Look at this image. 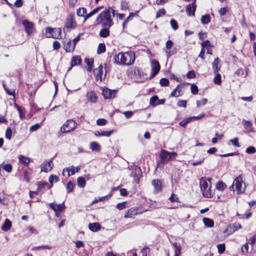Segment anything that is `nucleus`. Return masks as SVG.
Segmentation results:
<instances>
[{
	"instance_id": "f257e3e1",
	"label": "nucleus",
	"mask_w": 256,
	"mask_h": 256,
	"mask_svg": "<svg viewBox=\"0 0 256 256\" xmlns=\"http://www.w3.org/2000/svg\"><path fill=\"white\" fill-rule=\"evenodd\" d=\"M102 24L103 28L109 29L114 24L111 15L110 14V8L102 12L97 16L94 24L97 25Z\"/></svg>"
},
{
	"instance_id": "f03ea898",
	"label": "nucleus",
	"mask_w": 256,
	"mask_h": 256,
	"mask_svg": "<svg viewBox=\"0 0 256 256\" xmlns=\"http://www.w3.org/2000/svg\"><path fill=\"white\" fill-rule=\"evenodd\" d=\"M211 178H202L200 179V187L203 196L206 198H210L213 195L210 192V186L208 188V181L210 182Z\"/></svg>"
},
{
	"instance_id": "7ed1b4c3",
	"label": "nucleus",
	"mask_w": 256,
	"mask_h": 256,
	"mask_svg": "<svg viewBox=\"0 0 256 256\" xmlns=\"http://www.w3.org/2000/svg\"><path fill=\"white\" fill-rule=\"evenodd\" d=\"M120 63L121 64L130 65L135 60L134 53L132 51H128L125 53L120 52Z\"/></svg>"
},
{
	"instance_id": "20e7f679",
	"label": "nucleus",
	"mask_w": 256,
	"mask_h": 256,
	"mask_svg": "<svg viewBox=\"0 0 256 256\" xmlns=\"http://www.w3.org/2000/svg\"><path fill=\"white\" fill-rule=\"evenodd\" d=\"M48 38H60L62 37V30L60 28H52L48 27L46 30Z\"/></svg>"
},
{
	"instance_id": "39448f33",
	"label": "nucleus",
	"mask_w": 256,
	"mask_h": 256,
	"mask_svg": "<svg viewBox=\"0 0 256 256\" xmlns=\"http://www.w3.org/2000/svg\"><path fill=\"white\" fill-rule=\"evenodd\" d=\"M76 127V123L72 120H68L61 128L62 133H68L74 130Z\"/></svg>"
},
{
	"instance_id": "423d86ee",
	"label": "nucleus",
	"mask_w": 256,
	"mask_h": 256,
	"mask_svg": "<svg viewBox=\"0 0 256 256\" xmlns=\"http://www.w3.org/2000/svg\"><path fill=\"white\" fill-rule=\"evenodd\" d=\"M152 72L150 74V78L154 77L157 74L160 68V64L156 60H151Z\"/></svg>"
},
{
	"instance_id": "0eeeda50",
	"label": "nucleus",
	"mask_w": 256,
	"mask_h": 256,
	"mask_svg": "<svg viewBox=\"0 0 256 256\" xmlns=\"http://www.w3.org/2000/svg\"><path fill=\"white\" fill-rule=\"evenodd\" d=\"M22 24L24 27L25 30L26 31L28 35H31L32 34L34 29V24L28 20H24Z\"/></svg>"
},
{
	"instance_id": "6e6552de",
	"label": "nucleus",
	"mask_w": 256,
	"mask_h": 256,
	"mask_svg": "<svg viewBox=\"0 0 256 256\" xmlns=\"http://www.w3.org/2000/svg\"><path fill=\"white\" fill-rule=\"evenodd\" d=\"M76 26V23L75 22L74 16L72 14L68 15L65 22V27L67 28L74 29Z\"/></svg>"
},
{
	"instance_id": "1a4fd4ad",
	"label": "nucleus",
	"mask_w": 256,
	"mask_h": 256,
	"mask_svg": "<svg viewBox=\"0 0 256 256\" xmlns=\"http://www.w3.org/2000/svg\"><path fill=\"white\" fill-rule=\"evenodd\" d=\"M116 92L117 90H111L108 88H103L102 92V95L105 99H110L112 98H114Z\"/></svg>"
},
{
	"instance_id": "9d476101",
	"label": "nucleus",
	"mask_w": 256,
	"mask_h": 256,
	"mask_svg": "<svg viewBox=\"0 0 256 256\" xmlns=\"http://www.w3.org/2000/svg\"><path fill=\"white\" fill-rule=\"evenodd\" d=\"M196 0H193L192 3L188 4L186 8V12L188 16H194L196 6Z\"/></svg>"
},
{
	"instance_id": "9b49d317",
	"label": "nucleus",
	"mask_w": 256,
	"mask_h": 256,
	"mask_svg": "<svg viewBox=\"0 0 256 256\" xmlns=\"http://www.w3.org/2000/svg\"><path fill=\"white\" fill-rule=\"evenodd\" d=\"M54 166L52 159H50L48 162H44L41 165V172H50Z\"/></svg>"
},
{
	"instance_id": "f8f14e48",
	"label": "nucleus",
	"mask_w": 256,
	"mask_h": 256,
	"mask_svg": "<svg viewBox=\"0 0 256 256\" xmlns=\"http://www.w3.org/2000/svg\"><path fill=\"white\" fill-rule=\"evenodd\" d=\"M242 175L238 176L236 177L234 181V184H235L236 188L237 190L238 194L242 193Z\"/></svg>"
},
{
	"instance_id": "ddd939ff",
	"label": "nucleus",
	"mask_w": 256,
	"mask_h": 256,
	"mask_svg": "<svg viewBox=\"0 0 256 256\" xmlns=\"http://www.w3.org/2000/svg\"><path fill=\"white\" fill-rule=\"evenodd\" d=\"M160 158L162 162H167L170 160V156L169 155V152L164 150L160 151Z\"/></svg>"
},
{
	"instance_id": "4468645a",
	"label": "nucleus",
	"mask_w": 256,
	"mask_h": 256,
	"mask_svg": "<svg viewBox=\"0 0 256 256\" xmlns=\"http://www.w3.org/2000/svg\"><path fill=\"white\" fill-rule=\"evenodd\" d=\"M114 130H111L109 131H96L94 132V134L96 136H107L109 137L111 134L114 132Z\"/></svg>"
},
{
	"instance_id": "2eb2a0df",
	"label": "nucleus",
	"mask_w": 256,
	"mask_h": 256,
	"mask_svg": "<svg viewBox=\"0 0 256 256\" xmlns=\"http://www.w3.org/2000/svg\"><path fill=\"white\" fill-rule=\"evenodd\" d=\"M64 48L66 52H72L75 48V46L72 42L71 40H69L66 44H64Z\"/></svg>"
},
{
	"instance_id": "dca6fc26",
	"label": "nucleus",
	"mask_w": 256,
	"mask_h": 256,
	"mask_svg": "<svg viewBox=\"0 0 256 256\" xmlns=\"http://www.w3.org/2000/svg\"><path fill=\"white\" fill-rule=\"evenodd\" d=\"M138 214V209L136 208H131L128 210L125 214V218H132Z\"/></svg>"
},
{
	"instance_id": "f3484780",
	"label": "nucleus",
	"mask_w": 256,
	"mask_h": 256,
	"mask_svg": "<svg viewBox=\"0 0 256 256\" xmlns=\"http://www.w3.org/2000/svg\"><path fill=\"white\" fill-rule=\"evenodd\" d=\"M101 226L98 222L90 223L88 228L93 232H96L100 229Z\"/></svg>"
},
{
	"instance_id": "a211bd4d",
	"label": "nucleus",
	"mask_w": 256,
	"mask_h": 256,
	"mask_svg": "<svg viewBox=\"0 0 256 256\" xmlns=\"http://www.w3.org/2000/svg\"><path fill=\"white\" fill-rule=\"evenodd\" d=\"M242 228V226L240 224L234 222L232 224H230L228 226V230L230 229V231L231 233L234 232L235 231L238 230Z\"/></svg>"
},
{
	"instance_id": "6ab92c4d",
	"label": "nucleus",
	"mask_w": 256,
	"mask_h": 256,
	"mask_svg": "<svg viewBox=\"0 0 256 256\" xmlns=\"http://www.w3.org/2000/svg\"><path fill=\"white\" fill-rule=\"evenodd\" d=\"M152 184L154 187V192H158L162 190V184L158 180H154L152 181Z\"/></svg>"
},
{
	"instance_id": "aec40b11",
	"label": "nucleus",
	"mask_w": 256,
	"mask_h": 256,
	"mask_svg": "<svg viewBox=\"0 0 256 256\" xmlns=\"http://www.w3.org/2000/svg\"><path fill=\"white\" fill-rule=\"evenodd\" d=\"M82 62V59L80 56H74L72 57L71 60V68H72L74 66H77L78 64H80Z\"/></svg>"
},
{
	"instance_id": "412c9836",
	"label": "nucleus",
	"mask_w": 256,
	"mask_h": 256,
	"mask_svg": "<svg viewBox=\"0 0 256 256\" xmlns=\"http://www.w3.org/2000/svg\"><path fill=\"white\" fill-rule=\"evenodd\" d=\"M90 148L92 151L100 152L101 146L100 144L96 142H92L90 144Z\"/></svg>"
},
{
	"instance_id": "4be33fe9",
	"label": "nucleus",
	"mask_w": 256,
	"mask_h": 256,
	"mask_svg": "<svg viewBox=\"0 0 256 256\" xmlns=\"http://www.w3.org/2000/svg\"><path fill=\"white\" fill-rule=\"evenodd\" d=\"M132 172L130 176L134 178H136L141 172V169L140 168L136 166H132L131 168Z\"/></svg>"
},
{
	"instance_id": "5701e85b",
	"label": "nucleus",
	"mask_w": 256,
	"mask_h": 256,
	"mask_svg": "<svg viewBox=\"0 0 256 256\" xmlns=\"http://www.w3.org/2000/svg\"><path fill=\"white\" fill-rule=\"evenodd\" d=\"M12 226V222L8 219H6L4 224L2 226V230L4 231L7 232L10 230Z\"/></svg>"
},
{
	"instance_id": "b1692460",
	"label": "nucleus",
	"mask_w": 256,
	"mask_h": 256,
	"mask_svg": "<svg viewBox=\"0 0 256 256\" xmlns=\"http://www.w3.org/2000/svg\"><path fill=\"white\" fill-rule=\"evenodd\" d=\"M85 62L86 63V64H87V68H86V70L88 72H90L92 68H93V66H94V59L92 58V59H90L88 58H86L85 60Z\"/></svg>"
},
{
	"instance_id": "393cba45",
	"label": "nucleus",
	"mask_w": 256,
	"mask_h": 256,
	"mask_svg": "<svg viewBox=\"0 0 256 256\" xmlns=\"http://www.w3.org/2000/svg\"><path fill=\"white\" fill-rule=\"evenodd\" d=\"M66 171L68 172V176H72L74 174L76 173L75 167H74V166H72L71 167L66 168H64L62 172V174L64 176V173Z\"/></svg>"
},
{
	"instance_id": "a878e982",
	"label": "nucleus",
	"mask_w": 256,
	"mask_h": 256,
	"mask_svg": "<svg viewBox=\"0 0 256 256\" xmlns=\"http://www.w3.org/2000/svg\"><path fill=\"white\" fill-rule=\"evenodd\" d=\"M242 124L244 127L246 129H250V132H253L252 123L250 120H246L244 119L242 120Z\"/></svg>"
},
{
	"instance_id": "bb28decb",
	"label": "nucleus",
	"mask_w": 256,
	"mask_h": 256,
	"mask_svg": "<svg viewBox=\"0 0 256 256\" xmlns=\"http://www.w3.org/2000/svg\"><path fill=\"white\" fill-rule=\"evenodd\" d=\"M219 58H215L214 60V61L212 62V68L214 69V74H216L218 72L220 66H218V64L219 62Z\"/></svg>"
},
{
	"instance_id": "cd10ccee",
	"label": "nucleus",
	"mask_w": 256,
	"mask_h": 256,
	"mask_svg": "<svg viewBox=\"0 0 256 256\" xmlns=\"http://www.w3.org/2000/svg\"><path fill=\"white\" fill-rule=\"evenodd\" d=\"M204 225L208 228H212L214 226V222L212 220L208 218H204L202 219Z\"/></svg>"
},
{
	"instance_id": "c85d7f7f",
	"label": "nucleus",
	"mask_w": 256,
	"mask_h": 256,
	"mask_svg": "<svg viewBox=\"0 0 256 256\" xmlns=\"http://www.w3.org/2000/svg\"><path fill=\"white\" fill-rule=\"evenodd\" d=\"M172 246L174 248V254L176 255V256H179L181 251L180 244L175 242L172 244Z\"/></svg>"
},
{
	"instance_id": "c756f323",
	"label": "nucleus",
	"mask_w": 256,
	"mask_h": 256,
	"mask_svg": "<svg viewBox=\"0 0 256 256\" xmlns=\"http://www.w3.org/2000/svg\"><path fill=\"white\" fill-rule=\"evenodd\" d=\"M211 20V18L208 14L202 15L201 17V22L203 24H207L210 22Z\"/></svg>"
},
{
	"instance_id": "7c9ffc66",
	"label": "nucleus",
	"mask_w": 256,
	"mask_h": 256,
	"mask_svg": "<svg viewBox=\"0 0 256 256\" xmlns=\"http://www.w3.org/2000/svg\"><path fill=\"white\" fill-rule=\"evenodd\" d=\"M181 87L180 84L177 86L176 88L170 94V97H178L180 96V88Z\"/></svg>"
},
{
	"instance_id": "2f4dec72",
	"label": "nucleus",
	"mask_w": 256,
	"mask_h": 256,
	"mask_svg": "<svg viewBox=\"0 0 256 256\" xmlns=\"http://www.w3.org/2000/svg\"><path fill=\"white\" fill-rule=\"evenodd\" d=\"M226 188V184L222 181H218L216 182V188L220 191H223Z\"/></svg>"
},
{
	"instance_id": "473e14b6",
	"label": "nucleus",
	"mask_w": 256,
	"mask_h": 256,
	"mask_svg": "<svg viewBox=\"0 0 256 256\" xmlns=\"http://www.w3.org/2000/svg\"><path fill=\"white\" fill-rule=\"evenodd\" d=\"M18 159L20 162L24 166H28L30 161V158L22 155L19 156Z\"/></svg>"
},
{
	"instance_id": "72a5a7b5",
	"label": "nucleus",
	"mask_w": 256,
	"mask_h": 256,
	"mask_svg": "<svg viewBox=\"0 0 256 256\" xmlns=\"http://www.w3.org/2000/svg\"><path fill=\"white\" fill-rule=\"evenodd\" d=\"M100 36L102 38H107L110 35V30L108 28H102L100 32Z\"/></svg>"
},
{
	"instance_id": "f704fd0d",
	"label": "nucleus",
	"mask_w": 256,
	"mask_h": 256,
	"mask_svg": "<svg viewBox=\"0 0 256 256\" xmlns=\"http://www.w3.org/2000/svg\"><path fill=\"white\" fill-rule=\"evenodd\" d=\"M85 178L82 176L78 177L77 179V184L80 188H84L86 186Z\"/></svg>"
},
{
	"instance_id": "c9c22d12",
	"label": "nucleus",
	"mask_w": 256,
	"mask_h": 256,
	"mask_svg": "<svg viewBox=\"0 0 256 256\" xmlns=\"http://www.w3.org/2000/svg\"><path fill=\"white\" fill-rule=\"evenodd\" d=\"M3 87L6 94L10 96H13L14 98L16 97L15 90L9 89L4 84H3Z\"/></svg>"
},
{
	"instance_id": "e433bc0d",
	"label": "nucleus",
	"mask_w": 256,
	"mask_h": 256,
	"mask_svg": "<svg viewBox=\"0 0 256 256\" xmlns=\"http://www.w3.org/2000/svg\"><path fill=\"white\" fill-rule=\"evenodd\" d=\"M106 48L105 44L104 43H100L98 46L97 54H101L104 53L106 52Z\"/></svg>"
},
{
	"instance_id": "4c0bfd02",
	"label": "nucleus",
	"mask_w": 256,
	"mask_h": 256,
	"mask_svg": "<svg viewBox=\"0 0 256 256\" xmlns=\"http://www.w3.org/2000/svg\"><path fill=\"white\" fill-rule=\"evenodd\" d=\"M158 100V96L154 95L150 98V104L153 106H156Z\"/></svg>"
},
{
	"instance_id": "58836bf2",
	"label": "nucleus",
	"mask_w": 256,
	"mask_h": 256,
	"mask_svg": "<svg viewBox=\"0 0 256 256\" xmlns=\"http://www.w3.org/2000/svg\"><path fill=\"white\" fill-rule=\"evenodd\" d=\"M77 15L78 16H83L85 18L86 14V9L85 8H79L76 12Z\"/></svg>"
},
{
	"instance_id": "ea45409f",
	"label": "nucleus",
	"mask_w": 256,
	"mask_h": 256,
	"mask_svg": "<svg viewBox=\"0 0 256 256\" xmlns=\"http://www.w3.org/2000/svg\"><path fill=\"white\" fill-rule=\"evenodd\" d=\"M74 186V183L72 182V181H69L66 185L67 192L70 193L72 192L73 190Z\"/></svg>"
},
{
	"instance_id": "a19ab883",
	"label": "nucleus",
	"mask_w": 256,
	"mask_h": 256,
	"mask_svg": "<svg viewBox=\"0 0 256 256\" xmlns=\"http://www.w3.org/2000/svg\"><path fill=\"white\" fill-rule=\"evenodd\" d=\"M190 122H191L190 118L189 117L186 118L180 121L179 122V124H180V126H182L183 128H186V125Z\"/></svg>"
},
{
	"instance_id": "79ce46f5",
	"label": "nucleus",
	"mask_w": 256,
	"mask_h": 256,
	"mask_svg": "<svg viewBox=\"0 0 256 256\" xmlns=\"http://www.w3.org/2000/svg\"><path fill=\"white\" fill-rule=\"evenodd\" d=\"M216 76L214 79V82L216 84H220L222 82L221 76L218 72L215 74Z\"/></svg>"
},
{
	"instance_id": "37998d69",
	"label": "nucleus",
	"mask_w": 256,
	"mask_h": 256,
	"mask_svg": "<svg viewBox=\"0 0 256 256\" xmlns=\"http://www.w3.org/2000/svg\"><path fill=\"white\" fill-rule=\"evenodd\" d=\"M218 252L220 254H222L226 250V246L224 244H220L217 245Z\"/></svg>"
},
{
	"instance_id": "c03bdc74",
	"label": "nucleus",
	"mask_w": 256,
	"mask_h": 256,
	"mask_svg": "<svg viewBox=\"0 0 256 256\" xmlns=\"http://www.w3.org/2000/svg\"><path fill=\"white\" fill-rule=\"evenodd\" d=\"M169 84V80L166 78H162L160 80V84L162 86H167Z\"/></svg>"
},
{
	"instance_id": "a18cd8bd",
	"label": "nucleus",
	"mask_w": 256,
	"mask_h": 256,
	"mask_svg": "<svg viewBox=\"0 0 256 256\" xmlns=\"http://www.w3.org/2000/svg\"><path fill=\"white\" fill-rule=\"evenodd\" d=\"M44 249L50 250V249H51V247L48 246H47V245H44V246L33 247L32 248V250H44Z\"/></svg>"
},
{
	"instance_id": "49530a36",
	"label": "nucleus",
	"mask_w": 256,
	"mask_h": 256,
	"mask_svg": "<svg viewBox=\"0 0 256 256\" xmlns=\"http://www.w3.org/2000/svg\"><path fill=\"white\" fill-rule=\"evenodd\" d=\"M169 200L172 202H180V201L179 200V198L174 193L172 194L170 197L169 198Z\"/></svg>"
},
{
	"instance_id": "de8ad7c7",
	"label": "nucleus",
	"mask_w": 256,
	"mask_h": 256,
	"mask_svg": "<svg viewBox=\"0 0 256 256\" xmlns=\"http://www.w3.org/2000/svg\"><path fill=\"white\" fill-rule=\"evenodd\" d=\"M6 138L8 140H10L12 136V130L10 128L8 127L6 129Z\"/></svg>"
},
{
	"instance_id": "09e8293b",
	"label": "nucleus",
	"mask_w": 256,
	"mask_h": 256,
	"mask_svg": "<svg viewBox=\"0 0 256 256\" xmlns=\"http://www.w3.org/2000/svg\"><path fill=\"white\" fill-rule=\"evenodd\" d=\"M256 152V148L254 146L248 147L246 150V152L248 154H253Z\"/></svg>"
},
{
	"instance_id": "8fccbe9b",
	"label": "nucleus",
	"mask_w": 256,
	"mask_h": 256,
	"mask_svg": "<svg viewBox=\"0 0 256 256\" xmlns=\"http://www.w3.org/2000/svg\"><path fill=\"white\" fill-rule=\"evenodd\" d=\"M191 92L193 94H196L198 92V87L196 84H192L190 86Z\"/></svg>"
},
{
	"instance_id": "3c124183",
	"label": "nucleus",
	"mask_w": 256,
	"mask_h": 256,
	"mask_svg": "<svg viewBox=\"0 0 256 256\" xmlns=\"http://www.w3.org/2000/svg\"><path fill=\"white\" fill-rule=\"evenodd\" d=\"M230 142L232 144V145L236 147H240V145L238 142V138H235L233 139H230Z\"/></svg>"
},
{
	"instance_id": "603ef678",
	"label": "nucleus",
	"mask_w": 256,
	"mask_h": 256,
	"mask_svg": "<svg viewBox=\"0 0 256 256\" xmlns=\"http://www.w3.org/2000/svg\"><path fill=\"white\" fill-rule=\"evenodd\" d=\"M48 180L50 184H53L54 180H55L56 182L59 180V178L57 176L52 174L49 177Z\"/></svg>"
},
{
	"instance_id": "864d4df0",
	"label": "nucleus",
	"mask_w": 256,
	"mask_h": 256,
	"mask_svg": "<svg viewBox=\"0 0 256 256\" xmlns=\"http://www.w3.org/2000/svg\"><path fill=\"white\" fill-rule=\"evenodd\" d=\"M170 26H171L172 28L174 30H176L178 28V24L175 20L172 19L170 21Z\"/></svg>"
},
{
	"instance_id": "5fc2aeb1",
	"label": "nucleus",
	"mask_w": 256,
	"mask_h": 256,
	"mask_svg": "<svg viewBox=\"0 0 256 256\" xmlns=\"http://www.w3.org/2000/svg\"><path fill=\"white\" fill-rule=\"evenodd\" d=\"M166 14V10L164 8H160L158 10V11L156 12V18H158L160 16Z\"/></svg>"
},
{
	"instance_id": "6e6d98bb",
	"label": "nucleus",
	"mask_w": 256,
	"mask_h": 256,
	"mask_svg": "<svg viewBox=\"0 0 256 256\" xmlns=\"http://www.w3.org/2000/svg\"><path fill=\"white\" fill-rule=\"evenodd\" d=\"M228 12V7H224L220 8L218 10L219 14L220 16H224L226 14V12Z\"/></svg>"
},
{
	"instance_id": "4d7b16f0",
	"label": "nucleus",
	"mask_w": 256,
	"mask_h": 256,
	"mask_svg": "<svg viewBox=\"0 0 256 256\" xmlns=\"http://www.w3.org/2000/svg\"><path fill=\"white\" fill-rule=\"evenodd\" d=\"M66 208L64 206V202L61 204L56 205V212H62Z\"/></svg>"
},
{
	"instance_id": "13d9d810",
	"label": "nucleus",
	"mask_w": 256,
	"mask_h": 256,
	"mask_svg": "<svg viewBox=\"0 0 256 256\" xmlns=\"http://www.w3.org/2000/svg\"><path fill=\"white\" fill-rule=\"evenodd\" d=\"M2 168L8 172H12V165L10 164H7L2 166Z\"/></svg>"
},
{
	"instance_id": "bf43d9fd",
	"label": "nucleus",
	"mask_w": 256,
	"mask_h": 256,
	"mask_svg": "<svg viewBox=\"0 0 256 256\" xmlns=\"http://www.w3.org/2000/svg\"><path fill=\"white\" fill-rule=\"evenodd\" d=\"M121 9L126 10L128 9V2L126 0H122L121 2Z\"/></svg>"
},
{
	"instance_id": "052dcab7",
	"label": "nucleus",
	"mask_w": 256,
	"mask_h": 256,
	"mask_svg": "<svg viewBox=\"0 0 256 256\" xmlns=\"http://www.w3.org/2000/svg\"><path fill=\"white\" fill-rule=\"evenodd\" d=\"M120 52L118 53V54H115L113 58L114 62V64H121V63H120Z\"/></svg>"
},
{
	"instance_id": "680f3d73",
	"label": "nucleus",
	"mask_w": 256,
	"mask_h": 256,
	"mask_svg": "<svg viewBox=\"0 0 256 256\" xmlns=\"http://www.w3.org/2000/svg\"><path fill=\"white\" fill-rule=\"evenodd\" d=\"M19 113L20 118L21 119H22L25 118V112L26 110L24 108H21L20 109L18 110Z\"/></svg>"
},
{
	"instance_id": "e2e57ef3",
	"label": "nucleus",
	"mask_w": 256,
	"mask_h": 256,
	"mask_svg": "<svg viewBox=\"0 0 256 256\" xmlns=\"http://www.w3.org/2000/svg\"><path fill=\"white\" fill-rule=\"evenodd\" d=\"M106 120L104 118H98L96 120V124L98 126H102L106 124Z\"/></svg>"
},
{
	"instance_id": "0e129e2a",
	"label": "nucleus",
	"mask_w": 256,
	"mask_h": 256,
	"mask_svg": "<svg viewBox=\"0 0 256 256\" xmlns=\"http://www.w3.org/2000/svg\"><path fill=\"white\" fill-rule=\"evenodd\" d=\"M186 100H179L177 102V105L179 107L186 108Z\"/></svg>"
},
{
	"instance_id": "69168bd1",
	"label": "nucleus",
	"mask_w": 256,
	"mask_h": 256,
	"mask_svg": "<svg viewBox=\"0 0 256 256\" xmlns=\"http://www.w3.org/2000/svg\"><path fill=\"white\" fill-rule=\"evenodd\" d=\"M48 185V183L46 182H40L38 184V190L42 189Z\"/></svg>"
},
{
	"instance_id": "338daca9",
	"label": "nucleus",
	"mask_w": 256,
	"mask_h": 256,
	"mask_svg": "<svg viewBox=\"0 0 256 256\" xmlns=\"http://www.w3.org/2000/svg\"><path fill=\"white\" fill-rule=\"evenodd\" d=\"M186 76L188 78H192L196 77L195 72L194 70H189Z\"/></svg>"
},
{
	"instance_id": "774afa93",
	"label": "nucleus",
	"mask_w": 256,
	"mask_h": 256,
	"mask_svg": "<svg viewBox=\"0 0 256 256\" xmlns=\"http://www.w3.org/2000/svg\"><path fill=\"white\" fill-rule=\"evenodd\" d=\"M123 114L124 115L126 118H130L134 114V112L132 111L128 110L124 112Z\"/></svg>"
}]
</instances>
